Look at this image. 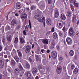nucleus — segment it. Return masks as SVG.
Here are the masks:
<instances>
[{
  "instance_id": "obj_11",
  "label": "nucleus",
  "mask_w": 79,
  "mask_h": 79,
  "mask_svg": "<svg viewBox=\"0 0 79 79\" xmlns=\"http://www.w3.org/2000/svg\"><path fill=\"white\" fill-rule=\"evenodd\" d=\"M27 18V15L25 13H22L21 15L20 18L21 19L24 20Z\"/></svg>"
},
{
  "instance_id": "obj_24",
  "label": "nucleus",
  "mask_w": 79,
  "mask_h": 79,
  "mask_svg": "<svg viewBox=\"0 0 79 79\" xmlns=\"http://www.w3.org/2000/svg\"><path fill=\"white\" fill-rule=\"evenodd\" d=\"M32 71L33 74H35L37 72V69L36 68H34L32 69Z\"/></svg>"
},
{
  "instance_id": "obj_34",
  "label": "nucleus",
  "mask_w": 79,
  "mask_h": 79,
  "mask_svg": "<svg viewBox=\"0 0 79 79\" xmlns=\"http://www.w3.org/2000/svg\"><path fill=\"white\" fill-rule=\"evenodd\" d=\"M19 69L21 70L22 71H23V67L21 64L19 63Z\"/></svg>"
},
{
  "instance_id": "obj_55",
  "label": "nucleus",
  "mask_w": 79,
  "mask_h": 79,
  "mask_svg": "<svg viewBox=\"0 0 79 79\" xmlns=\"http://www.w3.org/2000/svg\"><path fill=\"white\" fill-rule=\"evenodd\" d=\"M8 58L9 60H11V55H9L8 56Z\"/></svg>"
},
{
  "instance_id": "obj_1",
  "label": "nucleus",
  "mask_w": 79,
  "mask_h": 79,
  "mask_svg": "<svg viewBox=\"0 0 79 79\" xmlns=\"http://www.w3.org/2000/svg\"><path fill=\"white\" fill-rule=\"evenodd\" d=\"M64 26V22L61 20H59L57 22V27L58 29H61Z\"/></svg>"
},
{
  "instance_id": "obj_18",
  "label": "nucleus",
  "mask_w": 79,
  "mask_h": 79,
  "mask_svg": "<svg viewBox=\"0 0 79 79\" xmlns=\"http://www.w3.org/2000/svg\"><path fill=\"white\" fill-rule=\"evenodd\" d=\"M55 43L54 42V41H53L51 42V44L50 46V48L51 49H53L55 47Z\"/></svg>"
},
{
  "instance_id": "obj_13",
  "label": "nucleus",
  "mask_w": 79,
  "mask_h": 79,
  "mask_svg": "<svg viewBox=\"0 0 79 79\" xmlns=\"http://www.w3.org/2000/svg\"><path fill=\"white\" fill-rule=\"evenodd\" d=\"M19 38L20 39V41L21 44H23L25 43V40H24V38H23V36H22L21 35L20 36Z\"/></svg>"
},
{
  "instance_id": "obj_49",
  "label": "nucleus",
  "mask_w": 79,
  "mask_h": 79,
  "mask_svg": "<svg viewBox=\"0 0 79 79\" xmlns=\"http://www.w3.org/2000/svg\"><path fill=\"white\" fill-rule=\"evenodd\" d=\"M29 25L30 26V29L32 28V27H31V20H29Z\"/></svg>"
},
{
  "instance_id": "obj_7",
  "label": "nucleus",
  "mask_w": 79,
  "mask_h": 79,
  "mask_svg": "<svg viewBox=\"0 0 79 79\" xmlns=\"http://www.w3.org/2000/svg\"><path fill=\"white\" fill-rule=\"evenodd\" d=\"M73 33H74V29L73 27H71L69 29V34L72 37L73 36Z\"/></svg>"
},
{
  "instance_id": "obj_4",
  "label": "nucleus",
  "mask_w": 79,
  "mask_h": 79,
  "mask_svg": "<svg viewBox=\"0 0 79 79\" xmlns=\"http://www.w3.org/2000/svg\"><path fill=\"white\" fill-rule=\"evenodd\" d=\"M35 18L39 21V22H40V12H37L35 14V15L34 16Z\"/></svg>"
},
{
  "instance_id": "obj_9",
  "label": "nucleus",
  "mask_w": 79,
  "mask_h": 79,
  "mask_svg": "<svg viewBox=\"0 0 79 79\" xmlns=\"http://www.w3.org/2000/svg\"><path fill=\"white\" fill-rule=\"evenodd\" d=\"M25 74L27 76V79H29L31 77V72L29 71H27L25 72Z\"/></svg>"
},
{
  "instance_id": "obj_62",
  "label": "nucleus",
  "mask_w": 79,
  "mask_h": 79,
  "mask_svg": "<svg viewBox=\"0 0 79 79\" xmlns=\"http://www.w3.org/2000/svg\"><path fill=\"white\" fill-rule=\"evenodd\" d=\"M25 31L27 32H28L29 31V29H28V28H25Z\"/></svg>"
},
{
  "instance_id": "obj_41",
  "label": "nucleus",
  "mask_w": 79,
  "mask_h": 79,
  "mask_svg": "<svg viewBox=\"0 0 79 79\" xmlns=\"http://www.w3.org/2000/svg\"><path fill=\"white\" fill-rule=\"evenodd\" d=\"M35 58H36V61H39V60H40L39 57H38V55H36Z\"/></svg>"
},
{
  "instance_id": "obj_23",
  "label": "nucleus",
  "mask_w": 79,
  "mask_h": 79,
  "mask_svg": "<svg viewBox=\"0 0 79 79\" xmlns=\"http://www.w3.org/2000/svg\"><path fill=\"white\" fill-rule=\"evenodd\" d=\"M54 15L56 18H58L59 16V12L58 10H56L55 11Z\"/></svg>"
},
{
  "instance_id": "obj_63",
  "label": "nucleus",
  "mask_w": 79,
  "mask_h": 79,
  "mask_svg": "<svg viewBox=\"0 0 79 79\" xmlns=\"http://www.w3.org/2000/svg\"><path fill=\"white\" fill-rule=\"evenodd\" d=\"M0 79H2V75L0 74Z\"/></svg>"
},
{
  "instance_id": "obj_47",
  "label": "nucleus",
  "mask_w": 79,
  "mask_h": 79,
  "mask_svg": "<svg viewBox=\"0 0 79 79\" xmlns=\"http://www.w3.org/2000/svg\"><path fill=\"white\" fill-rule=\"evenodd\" d=\"M8 61H9V60H8V59H6L5 60V63L6 64V63H8Z\"/></svg>"
},
{
  "instance_id": "obj_22",
  "label": "nucleus",
  "mask_w": 79,
  "mask_h": 79,
  "mask_svg": "<svg viewBox=\"0 0 79 79\" xmlns=\"http://www.w3.org/2000/svg\"><path fill=\"white\" fill-rule=\"evenodd\" d=\"M74 52L73 51V50H71L69 53V56H73L74 55Z\"/></svg>"
},
{
  "instance_id": "obj_39",
  "label": "nucleus",
  "mask_w": 79,
  "mask_h": 79,
  "mask_svg": "<svg viewBox=\"0 0 79 79\" xmlns=\"http://www.w3.org/2000/svg\"><path fill=\"white\" fill-rule=\"evenodd\" d=\"M62 31H64V32H66V31H67V29H66V27L65 26H64L63 27V28H62Z\"/></svg>"
},
{
  "instance_id": "obj_53",
  "label": "nucleus",
  "mask_w": 79,
  "mask_h": 79,
  "mask_svg": "<svg viewBox=\"0 0 79 79\" xmlns=\"http://www.w3.org/2000/svg\"><path fill=\"white\" fill-rule=\"evenodd\" d=\"M54 31H55V28H54V27H53L52 29V32H53Z\"/></svg>"
},
{
  "instance_id": "obj_6",
  "label": "nucleus",
  "mask_w": 79,
  "mask_h": 79,
  "mask_svg": "<svg viewBox=\"0 0 79 79\" xmlns=\"http://www.w3.org/2000/svg\"><path fill=\"white\" fill-rule=\"evenodd\" d=\"M73 17H72V21L73 23H75L77 21V19H76V16L74 13H73L72 14Z\"/></svg>"
},
{
  "instance_id": "obj_20",
  "label": "nucleus",
  "mask_w": 79,
  "mask_h": 79,
  "mask_svg": "<svg viewBox=\"0 0 79 79\" xmlns=\"http://www.w3.org/2000/svg\"><path fill=\"white\" fill-rule=\"evenodd\" d=\"M21 4L19 2H18L16 4V8L17 9H19L21 8Z\"/></svg>"
},
{
  "instance_id": "obj_54",
  "label": "nucleus",
  "mask_w": 79,
  "mask_h": 79,
  "mask_svg": "<svg viewBox=\"0 0 79 79\" xmlns=\"http://www.w3.org/2000/svg\"><path fill=\"white\" fill-rule=\"evenodd\" d=\"M2 49H3V47H2V45H0V52H1L2 50Z\"/></svg>"
},
{
  "instance_id": "obj_14",
  "label": "nucleus",
  "mask_w": 79,
  "mask_h": 79,
  "mask_svg": "<svg viewBox=\"0 0 79 79\" xmlns=\"http://www.w3.org/2000/svg\"><path fill=\"white\" fill-rule=\"evenodd\" d=\"M23 66L25 68H30V65L27 62H26L25 64H24Z\"/></svg>"
},
{
  "instance_id": "obj_27",
  "label": "nucleus",
  "mask_w": 79,
  "mask_h": 79,
  "mask_svg": "<svg viewBox=\"0 0 79 79\" xmlns=\"http://www.w3.org/2000/svg\"><path fill=\"white\" fill-rule=\"evenodd\" d=\"M14 58L15 60H16L17 63L19 62V58H18V56H15L14 57Z\"/></svg>"
},
{
  "instance_id": "obj_5",
  "label": "nucleus",
  "mask_w": 79,
  "mask_h": 79,
  "mask_svg": "<svg viewBox=\"0 0 79 79\" xmlns=\"http://www.w3.org/2000/svg\"><path fill=\"white\" fill-rule=\"evenodd\" d=\"M46 23L48 25L50 26L52 24V19L50 18H47V19Z\"/></svg>"
},
{
  "instance_id": "obj_37",
  "label": "nucleus",
  "mask_w": 79,
  "mask_h": 79,
  "mask_svg": "<svg viewBox=\"0 0 79 79\" xmlns=\"http://www.w3.org/2000/svg\"><path fill=\"white\" fill-rule=\"evenodd\" d=\"M36 8V6L35 5H32L31 7V10H33L35 9Z\"/></svg>"
},
{
  "instance_id": "obj_28",
  "label": "nucleus",
  "mask_w": 79,
  "mask_h": 79,
  "mask_svg": "<svg viewBox=\"0 0 79 79\" xmlns=\"http://www.w3.org/2000/svg\"><path fill=\"white\" fill-rule=\"evenodd\" d=\"M57 37H58V35L56 34V33L55 32L53 34V37L55 39H56L57 38Z\"/></svg>"
},
{
  "instance_id": "obj_43",
  "label": "nucleus",
  "mask_w": 79,
  "mask_h": 79,
  "mask_svg": "<svg viewBox=\"0 0 79 79\" xmlns=\"http://www.w3.org/2000/svg\"><path fill=\"white\" fill-rule=\"evenodd\" d=\"M50 32H51V31H48L47 32V34L46 35L48 36L50 34Z\"/></svg>"
},
{
  "instance_id": "obj_21",
  "label": "nucleus",
  "mask_w": 79,
  "mask_h": 79,
  "mask_svg": "<svg viewBox=\"0 0 79 79\" xmlns=\"http://www.w3.org/2000/svg\"><path fill=\"white\" fill-rule=\"evenodd\" d=\"M4 66V62L3 60H0V68H2Z\"/></svg>"
},
{
  "instance_id": "obj_32",
  "label": "nucleus",
  "mask_w": 79,
  "mask_h": 79,
  "mask_svg": "<svg viewBox=\"0 0 79 79\" xmlns=\"http://www.w3.org/2000/svg\"><path fill=\"white\" fill-rule=\"evenodd\" d=\"M70 8L72 11H74V7L72 4H70Z\"/></svg>"
},
{
  "instance_id": "obj_58",
  "label": "nucleus",
  "mask_w": 79,
  "mask_h": 79,
  "mask_svg": "<svg viewBox=\"0 0 79 79\" xmlns=\"http://www.w3.org/2000/svg\"><path fill=\"white\" fill-rule=\"evenodd\" d=\"M20 27H21V26L20 25H18V26H17V28L18 29H19V28H20Z\"/></svg>"
},
{
  "instance_id": "obj_40",
  "label": "nucleus",
  "mask_w": 79,
  "mask_h": 79,
  "mask_svg": "<svg viewBox=\"0 0 79 79\" xmlns=\"http://www.w3.org/2000/svg\"><path fill=\"white\" fill-rule=\"evenodd\" d=\"M18 42V39L17 37H16L15 39V44H17Z\"/></svg>"
},
{
  "instance_id": "obj_17",
  "label": "nucleus",
  "mask_w": 79,
  "mask_h": 79,
  "mask_svg": "<svg viewBox=\"0 0 79 79\" xmlns=\"http://www.w3.org/2000/svg\"><path fill=\"white\" fill-rule=\"evenodd\" d=\"M17 24V22L16 20L14 19L11 21V24L13 25V26H16Z\"/></svg>"
},
{
  "instance_id": "obj_36",
  "label": "nucleus",
  "mask_w": 79,
  "mask_h": 79,
  "mask_svg": "<svg viewBox=\"0 0 79 79\" xmlns=\"http://www.w3.org/2000/svg\"><path fill=\"white\" fill-rule=\"evenodd\" d=\"M6 31H8V30H10V27L8 25H7L6 27Z\"/></svg>"
},
{
  "instance_id": "obj_52",
  "label": "nucleus",
  "mask_w": 79,
  "mask_h": 79,
  "mask_svg": "<svg viewBox=\"0 0 79 79\" xmlns=\"http://www.w3.org/2000/svg\"><path fill=\"white\" fill-rule=\"evenodd\" d=\"M36 53L38 54H39L40 53V50L38 49L36 51Z\"/></svg>"
},
{
  "instance_id": "obj_19",
  "label": "nucleus",
  "mask_w": 79,
  "mask_h": 79,
  "mask_svg": "<svg viewBox=\"0 0 79 79\" xmlns=\"http://www.w3.org/2000/svg\"><path fill=\"white\" fill-rule=\"evenodd\" d=\"M60 18L62 20H65L66 19V16L64 14H62L60 16Z\"/></svg>"
},
{
  "instance_id": "obj_64",
  "label": "nucleus",
  "mask_w": 79,
  "mask_h": 79,
  "mask_svg": "<svg viewBox=\"0 0 79 79\" xmlns=\"http://www.w3.org/2000/svg\"><path fill=\"white\" fill-rule=\"evenodd\" d=\"M4 50H6V51L8 50V48H7V47H5L4 48Z\"/></svg>"
},
{
  "instance_id": "obj_60",
  "label": "nucleus",
  "mask_w": 79,
  "mask_h": 79,
  "mask_svg": "<svg viewBox=\"0 0 79 79\" xmlns=\"http://www.w3.org/2000/svg\"><path fill=\"white\" fill-rule=\"evenodd\" d=\"M48 4H51V0H48Z\"/></svg>"
},
{
  "instance_id": "obj_44",
  "label": "nucleus",
  "mask_w": 79,
  "mask_h": 79,
  "mask_svg": "<svg viewBox=\"0 0 79 79\" xmlns=\"http://www.w3.org/2000/svg\"><path fill=\"white\" fill-rule=\"evenodd\" d=\"M69 66H68V70L69 71V74H71L72 73V71H71L70 72V70H69L70 69L69 68Z\"/></svg>"
},
{
  "instance_id": "obj_15",
  "label": "nucleus",
  "mask_w": 79,
  "mask_h": 79,
  "mask_svg": "<svg viewBox=\"0 0 79 79\" xmlns=\"http://www.w3.org/2000/svg\"><path fill=\"white\" fill-rule=\"evenodd\" d=\"M17 52H18V55L19 57L22 58L23 57V55H22V53L21 50L20 49L17 50Z\"/></svg>"
},
{
  "instance_id": "obj_8",
  "label": "nucleus",
  "mask_w": 79,
  "mask_h": 79,
  "mask_svg": "<svg viewBox=\"0 0 79 79\" xmlns=\"http://www.w3.org/2000/svg\"><path fill=\"white\" fill-rule=\"evenodd\" d=\"M41 20H40V22H41L42 23H42H43V24L44 25V27H45L46 25H45V17H42L40 18Z\"/></svg>"
},
{
  "instance_id": "obj_57",
  "label": "nucleus",
  "mask_w": 79,
  "mask_h": 79,
  "mask_svg": "<svg viewBox=\"0 0 79 79\" xmlns=\"http://www.w3.org/2000/svg\"><path fill=\"white\" fill-rule=\"evenodd\" d=\"M4 57L5 58H8V56L6 55H5L4 56Z\"/></svg>"
},
{
  "instance_id": "obj_26",
  "label": "nucleus",
  "mask_w": 79,
  "mask_h": 79,
  "mask_svg": "<svg viewBox=\"0 0 79 79\" xmlns=\"http://www.w3.org/2000/svg\"><path fill=\"white\" fill-rule=\"evenodd\" d=\"M79 71V69L77 68H75L73 70V73L74 74H77Z\"/></svg>"
},
{
  "instance_id": "obj_10",
  "label": "nucleus",
  "mask_w": 79,
  "mask_h": 79,
  "mask_svg": "<svg viewBox=\"0 0 79 79\" xmlns=\"http://www.w3.org/2000/svg\"><path fill=\"white\" fill-rule=\"evenodd\" d=\"M61 66H59L57 67L56 71L57 74H60L61 72Z\"/></svg>"
},
{
  "instance_id": "obj_61",
  "label": "nucleus",
  "mask_w": 79,
  "mask_h": 79,
  "mask_svg": "<svg viewBox=\"0 0 79 79\" xmlns=\"http://www.w3.org/2000/svg\"><path fill=\"white\" fill-rule=\"evenodd\" d=\"M29 26L28 25H27L25 26V28H27V29H29Z\"/></svg>"
},
{
  "instance_id": "obj_38",
  "label": "nucleus",
  "mask_w": 79,
  "mask_h": 79,
  "mask_svg": "<svg viewBox=\"0 0 79 79\" xmlns=\"http://www.w3.org/2000/svg\"><path fill=\"white\" fill-rule=\"evenodd\" d=\"M59 35L60 37H62L63 35V33L61 31H60L59 32Z\"/></svg>"
},
{
  "instance_id": "obj_42",
  "label": "nucleus",
  "mask_w": 79,
  "mask_h": 79,
  "mask_svg": "<svg viewBox=\"0 0 79 79\" xmlns=\"http://www.w3.org/2000/svg\"><path fill=\"white\" fill-rule=\"evenodd\" d=\"M46 69L48 70V71H50V66H48L46 67Z\"/></svg>"
},
{
  "instance_id": "obj_31",
  "label": "nucleus",
  "mask_w": 79,
  "mask_h": 79,
  "mask_svg": "<svg viewBox=\"0 0 79 79\" xmlns=\"http://www.w3.org/2000/svg\"><path fill=\"white\" fill-rule=\"evenodd\" d=\"M3 53H0V61H3Z\"/></svg>"
},
{
  "instance_id": "obj_2",
  "label": "nucleus",
  "mask_w": 79,
  "mask_h": 79,
  "mask_svg": "<svg viewBox=\"0 0 79 79\" xmlns=\"http://www.w3.org/2000/svg\"><path fill=\"white\" fill-rule=\"evenodd\" d=\"M24 49L26 53H29L30 52V51H31V47L29 45H27L25 47Z\"/></svg>"
},
{
  "instance_id": "obj_30",
  "label": "nucleus",
  "mask_w": 79,
  "mask_h": 79,
  "mask_svg": "<svg viewBox=\"0 0 79 79\" xmlns=\"http://www.w3.org/2000/svg\"><path fill=\"white\" fill-rule=\"evenodd\" d=\"M7 39L8 42H10L11 40V36L9 35L7 37Z\"/></svg>"
},
{
  "instance_id": "obj_33",
  "label": "nucleus",
  "mask_w": 79,
  "mask_h": 79,
  "mask_svg": "<svg viewBox=\"0 0 79 79\" xmlns=\"http://www.w3.org/2000/svg\"><path fill=\"white\" fill-rule=\"evenodd\" d=\"M73 5L75 8H78L79 6V4L77 3H73Z\"/></svg>"
},
{
  "instance_id": "obj_59",
  "label": "nucleus",
  "mask_w": 79,
  "mask_h": 79,
  "mask_svg": "<svg viewBox=\"0 0 79 79\" xmlns=\"http://www.w3.org/2000/svg\"><path fill=\"white\" fill-rule=\"evenodd\" d=\"M56 48L58 50H60V47H59V46H57L56 47Z\"/></svg>"
},
{
  "instance_id": "obj_29",
  "label": "nucleus",
  "mask_w": 79,
  "mask_h": 79,
  "mask_svg": "<svg viewBox=\"0 0 79 79\" xmlns=\"http://www.w3.org/2000/svg\"><path fill=\"white\" fill-rule=\"evenodd\" d=\"M42 42L44 44H48V41L47 39L43 40L42 41Z\"/></svg>"
},
{
  "instance_id": "obj_25",
  "label": "nucleus",
  "mask_w": 79,
  "mask_h": 79,
  "mask_svg": "<svg viewBox=\"0 0 79 79\" xmlns=\"http://www.w3.org/2000/svg\"><path fill=\"white\" fill-rule=\"evenodd\" d=\"M10 63L12 66H15L16 63L15 61L13 59H11L10 61Z\"/></svg>"
},
{
  "instance_id": "obj_35",
  "label": "nucleus",
  "mask_w": 79,
  "mask_h": 79,
  "mask_svg": "<svg viewBox=\"0 0 79 79\" xmlns=\"http://www.w3.org/2000/svg\"><path fill=\"white\" fill-rule=\"evenodd\" d=\"M75 68V65H74L73 64L71 65L70 67V69L72 70H73V69H74Z\"/></svg>"
},
{
  "instance_id": "obj_51",
  "label": "nucleus",
  "mask_w": 79,
  "mask_h": 79,
  "mask_svg": "<svg viewBox=\"0 0 79 79\" xmlns=\"http://www.w3.org/2000/svg\"><path fill=\"white\" fill-rule=\"evenodd\" d=\"M6 54L8 56L10 55V53L8 51H6Z\"/></svg>"
},
{
  "instance_id": "obj_56",
  "label": "nucleus",
  "mask_w": 79,
  "mask_h": 79,
  "mask_svg": "<svg viewBox=\"0 0 79 79\" xmlns=\"http://www.w3.org/2000/svg\"><path fill=\"white\" fill-rule=\"evenodd\" d=\"M23 34L24 35H26V31H23Z\"/></svg>"
},
{
  "instance_id": "obj_50",
  "label": "nucleus",
  "mask_w": 79,
  "mask_h": 79,
  "mask_svg": "<svg viewBox=\"0 0 79 79\" xmlns=\"http://www.w3.org/2000/svg\"><path fill=\"white\" fill-rule=\"evenodd\" d=\"M29 60L30 62H32V57H30L29 58Z\"/></svg>"
},
{
  "instance_id": "obj_16",
  "label": "nucleus",
  "mask_w": 79,
  "mask_h": 79,
  "mask_svg": "<svg viewBox=\"0 0 79 79\" xmlns=\"http://www.w3.org/2000/svg\"><path fill=\"white\" fill-rule=\"evenodd\" d=\"M20 72V71L18 69H15L14 72L15 73V74L16 75H18L19 74V73Z\"/></svg>"
},
{
  "instance_id": "obj_46",
  "label": "nucleus",
  "mask_w": 79,
  "mask_h": 79,
  "mask_svg": "<svg viewBox=\"0 0 79 79\" xmlns=\"http://www.w3.org/2000/svg\"><path fill=\"white\" fill-rule=\"evenodd\" d=\"M76 0H72L71 1H70V3H76Z\"/></svg>"
},
{
  "instance_id": "obj_45",
  "label": "nucleus",
  "mask_w": 79,
  "mask_h": 79,
  "mask_svg": "<svg viewBox=\"0 0 79 79\" xmlns=\"http://www.w3.org/2000/svg\"><path fill=\"white\" fill-rule=\"evenodd\" d=\"M2 42L3 43H5V41L6 40V38H2Z\"/></svg>"
},
{
  "instance_id": "obj_12",
  "label": "nucleus",
  "mask_w": 79,
  "mask_h": 79,
  "mask_svg": "<svg viewBox=\"0 0 79 79\" xmlns=\"http://www.w3.org/2000/svg\"><path fill=\"white\" fill-rule=\"evenodd\" d=\"M66 42L68 43V44L71 45V44H72V39L69 37H68L66 39Z\"/></svg>"
},
{
  "instance_id": "obj_3",
  "label": "nucleus",
  "mask_w": 79,
  "mask_h": 79,
  "mask_svg": "<svg viewBox=\"0 0 79 79\" xmlns=\"http://www.w3.org/2000/svg\"><path fill=\"white\" fill-rule=\"evenodd\" d=\"M51 54L52 58L54 59V60L56 59V58L57 56V53H56V52L55 51H53L52 52Z\"/></svg>"
},
{
  "instance_id": "obj_48",
  "label": "nucleus",
  "mask_w": 79,
  "mask_h": 79,
  "mask_svg": "<svg viewBox=\"0 0 79 79\" xmlns=\"http://www.w3.org/2000/svg\"><path fill=\"white\" fill-rule=\"evenodd\" d=\"M67 13L69 16H71V12H70V11H68L67 12Z\"/></svg>"
}]
</instances>
